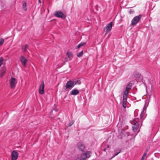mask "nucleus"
Returning a JSON list of instances; mask_svg holds the SVG:
<instances>
[{
	"label": "nucleus",
	"instance_id": "obj_29",
	"mask_svg": "<svg viewBox=\"0 0 160 160\" xmlns=\"http://www.w3.org/2000/svg\"><path fill=\"white\" fill-rule=\"evenodd\" d=\"M80 44H81V47L83 46H84L86 44V42H81L80 43Z\"/></svg>",
	"mask_w": 160,
	"mask_h": 160
},
{
	"label": "nucleus",
	"instance_id": "obj_35",
	"mask_svg": "<svg viewBox=\"0 0 160 160\" xmlns=\"http://www.w3.org/2000/svg\"><path fill=\"white\" fill-rule=\"evenodd\" d=\"M39 2L40 3H41V2H40V0H39Z\"/></svg>",
	"mask_w": 160,
	"mask_h": 160
},
{
	"label": "nucleus",
	"instance_id": "obj_8",
	"mask_svg": "<svg viewBox=\"0 0 160 160\" xmlns=\"http://www.w3.org/2000/svg\"><path fill=\"white\" fill-rule=\"evenodd\" d=\"M44 83L43 81H42L39 86L38 90L39 93L40 94H43L44 92Z\"/></svg>",
	"mask_w": 160,
	"mask_h": 160
},
{
	"label": "nucleus",
	"instance_id": "obj_12",
	"mask_svg": "<svg viewBox=\"0 0 160 160\" xmlns=\"http://www.w3.org/2000/svg\"><path fill=\"white\" fill-rule=\"evenodd\" d=\"M77 147L81 151H83L85 147L84 145L82 142H79L77 143Z\"/></svg>",
	"mask_w": 160,
	"mask_h": 160
},
{
	"label": "nucleus",
	"instance_id": "obj_11",
	"mask_svg": "<svg viewBox=\"0 0 160 160\" xmlns=\"http://www.w3.org/2000/svg\"><path fill=\"white\" fill-rule=\"evenodd\" d=\"M18 153L14 151H13L11 154V160H16L18 156Z\"/></svg>",
	"mask_w": 160,
	"mask_h": 160
},
{
	"label": "nucleus",
	"instance_id": "obj_13",
	"mask_svg": "<svg viewBox=\"0 0 160 160\" xmlns=\"http://www.w3.org/2000/svg\"><path fill=\"white\" fill-rule=\"evenodd\" d=\"M146 109L145 107H144V108H143V111L141 112V115H140V118H141L142 119H144L145 118L146 115L145 114V113L146 112Z\"/></svg>",
	"mask_w": 160,
	"mask_h": 160
},
{
	"label": "nucleus",
	"instance_id": "obj_19",
	"mask_svg": "<svg viewBox=\"0 0 160 160\" xmlns=\"http://www.w3.org/2000/svg\"><path fill=\"white\" fill-rule=\"evenodd\" d=\"M132 87V84L131 83H129L127 85L125 89L129 91V90L131 89Z\"/></svg>",
	"mask_w": 160,
	"mask_h": 160
},
{
	"label": "nucleus",
	"instance_id": "obj_32",
	"mask_svg": "<svg viewBox=\"0 0 160 160\" xmlns=\"http://www.w3.org/2000/svg\"><path fill=\"white\" fill-rule=\"evenodd\" d=\"M76 160H82L81 158H78Z\"/></svg>",
	"mask_w": 160,
	"mask_h": 160
},
{
	"label": "nucleus",
	"instance_id": "obj_28",
	"mask_svg": "<svg viewBox=\"0 0 160 160\" xmlns=\"http://www.w3.org/2000/svg\"><path fill=\"white\" fill-rule=\"evenodd\" d=\"M74 122L73 121H72L71 122H70L69 123H68V126L70 127L71 126L73 123Z\"/></svg>",
	"mask_w": 160,
	"mask_h": 160
},
{
	"label": "nucleus",
	"instance_id": "obj_6",
	"mask_svg": "<svg viewBox=\"0 0 160 160\" xmlns=\"http://www.w3.org/2000/svg\"><path fill=\"white\" fill-rule=\"evenodd\" d=\"M20 61L22 64V65L25 67L26 65V63L28 62V60L23 56H21L20 58Z\"/></svg>",
	"mask_w": 160,
	"mask_h": 160
},
{
	"label": "nucleus",
	"instance_id": "obj_23",
	"mask_svg": "<svg viewBox=\"0 0 160 160\" xmlns=\"http://www.w3.org/2000/svg\"><path fill=\"white\" fill-rule=\"evenodd\" d=\"M4 59L2 57H0V67L3 64Z\"/></svg>",
	"mask_w": 160,
	"mask_h": 160
},
{
	"label": "nucleus",
	"instance_id": "obj_31",
	"mask_svg": "<svg viewBox=\"0 0 160 160\" xmlns=\"http://www.w3.org/2000/svg\"><path fill=\"white\" fill-rule=\"evenodd\" d=\"M129 12L130 14H132L133 12V11L132 10H130Z\"/></svg>",
	"mask_w": 160,
	"mask_h": 160
},
{
	"label": "nucleus",
	"instance_id": "obj_5",
	"mask_svg": "<svg viewBox=\"0 0 160 160\" xmlns=\"http://www.w3.org/2000/svg\"><path fill=\"white\" fill-rule=\"evenodd\" d=\"M55 16L58 18H61L62 19L65 18V16L61 11H57L55 12Z\"/></svg>",
	"mask_w": 160,
	"mask_h": 160
},
{
	"label": "nucleus",
	"instance_id": "obj_18",
	"mask_svg": "<svg viewBox=\"0 0 160 160\" xmlns=\"http://www.w3.org/2000/svg\"><path fill=\"white\" fill-rule=\"evenodd\" d=\"M127 99L123 98L122 106L123 107L125 108L126 107Z\"/></svg>",
	"mask_w": 160,
	"mask_h": 160
},
{
	"label": "nucleus",
	"instance_id": "obj_7",
	"mask_svg": "<svg viewBox=\"0 0 160 160\" xmlns=\"http://www.w3.org/2000/svg\"><path fill=\"white\" fill-rule=\"evenodd\" d=\"M132 124L133 125L132 126L133 130L134 132H136L138 128V123L137 122L134 121L132 122Z\"/></svg>",
	"mask_w": 160,
	"mask_h": 160
},
{
	"label": "nucleus",
	"instance_id": "obj_17",
	"mask_svg": "<svg viewBox=\"0 0 160 160\" xmlns=\"http://www.w3.org/2000/svg\"><path fill=\"white\" fill-rule=\"evenodd\" d=\"M28 45L27 44L23 46L22 47V51L24 52H27V50L28 49Z\"/></svg>",
	"mask_w": 160,
	"mask_h": 160
},
{
	"label": "nucleus",
	"instance_id": "obj_10",
	"mask_svg": "<svg viewBox=\"0 0 160 160\" xmlns=\"http://www.w3.org/2000/svg\"><path fill=\"white\" fill-rule=\"evenodd\" d=\"M67 58H66L65 61V62H68L71 60L73 58V54L72 53L69 52H68L67 53Z\"/></svg>",
	"mask_w": 160,
	"mask_h": 160
},
{
	"label": "nucleus",
	"instance_id": "obj_21",
	"mask_svg": "<svg viewBox=\"0 0 160 160\" xmlns=\"http://www.w3.org/2000/svg\"><path fill=\"white\" fill-rule=\"evenodd\" d=\"M134 76L136 78H139L141 74L138 72H136L134 74Z\"/></svg>",
	"mask_w": 160,
	"mask_h": 160
},
{
	"label": "nucleus",
	"instance_id": "obj_3",
	"mask_svg": "<svg viewBox=\"0 0 160 160\" xmlns=\"http://www.w3.org/2000/svg\"><path fill=\"white\" fill-rule=\"evenodd\" d=\"M112 22H111L107 24L104 28V31L106 32V34H107L110 32L112 28Z\"/></svg>",
	"mask_w": 160,
	"mask_h": 160
},
{
	"label": "nucleus",
	"instance_id": "obj_9",
	"mask_svg": "<svg viewBox=\"0 0 160 160\" xmlns=\"http://www.w3.org/2000/svg\"><path fill=\"white\" fill-rule=\"evenodd\" d=\"M90 152H86L82 154L81 155V158L85 160L87 158H89L90 157Z\"/></svg>",
	"mask_w": 160,
	"mask_h": 160
},
{
	"label": "nucleus",
	"instance_id": "obj_14",
	"mask_svg": "<svg viewBox=\"0 0 160 160\" xmlns=\"http://www.w3.org/2000/svg\"><path fill=\"white\" fill-rule=\"evenodd\" d=\"M79 92L78 90L77 89H74L72 90L70 92V94L72 95H76L78 94Z\"/></svg>",
	"mask_w": 160,
	"mask_h": 160
},
{
	"label": "nucleus",
	"instance_id": "obj_33",
	"mask_svg": "<svg viewBox=\"0 0 160 160\" xmlns=\"http://www.w3.org/2000/svg\"><path fill=\"white\" fill-rule=\"evenodd\" d=\"M109 147H110V146H109V145H107V148H109Z\"/></svg>",
	"mask_w": 160,
	"mask_h": 160
},
{
	"label": "nucleus",
	"instance_id": "obj_1",
	"mask_svg": "<svg viewBox=\"0 0 160 160\" xmlns=\"http://www.w3.org/2000/svg\"><path fill=\"white\" fill-rule=\"evenodd\" d=\"M142 15L141 14L135 17L131 21V24L132 25H136L140 20Z\"/></svg>",
	"mask_w": 160,
	"mask_h": 160
},
{
	"label": "nucleus",
	"instance_id": "obj_4",
	"mask_svg": "<svg viewBox=\"0 0 160 160\" xmlns=\"http://www.w3.org/2000/svg\"><path fill=\"white\" fill-rule=\"evenodd\" d=\"M74 86V82L71 80L68 81L66 85V89H71Z\"/></svg>",
	"mask_w": 160,
	"mask_h": 160
},
{
	"label": "nucleus",
	"instance_id": "obj_30",
	"mask_svg": "<svg viewBox=\"0 0 160 160\" xmlns=\"http://www.w3.org/2000/svg\"><path fill=\"white\" fill-rule=\"evenodd\" d=\"M81 44H79L77 46V48H81Z\"/></svg>",
	"mask_w": 160,
	"mask_h": 160
},
{
	"label": "nucleus",
	"instance_id": "obj_2",
	"mask_svg": "<svg viewBox=\"0 0 160 160\" xmlns=\"http://www.w3.org/2000/svg\"><path fill=\"white\" fill-rule=\"evenodd\" d=\"M17 83V82L16 79L13 77H12L10 80V84L11 88L12 89H14L16 86Z\"/></svg>",
	"mask_w": 160,
	"mask_h": 160
},
{
	"label": "nucleus",
	"instance_id": "obj_34",
	"mask_svg": "<svg viewBox=\"0 0 160 160\" xmlns=\"http://www.w3.org/2000/svg\"><path fill=\"white\" fill-rule=\"evenodd\" d=\"M106 148H104V149H103V151H106Z\"/></svg>",
	"mask_w": 160,
	"mask_h": 160
},
{
	"label": "nucleus",
	"instance_id": "obj_25",
	"mask_svg": "<svg viewBox=\"0 0 160 160\" xmlns=\"http://www.w3.org/2000/svg\"><path fill=\"white\" fill-rule=\"evenodd\" d=\"M118 152L117 153H115L114 154V155L113 156V157H112L110 159V160H111L112 158H113L115 156L117 155L119 153H120L121 151L120 150H118Z\"/></svg>",
	"mask_w": 160,
	"mask_h": 160
},
{
	"label": "nucleus",
	"instance_id": "obj_22",
	"mask_svg": "<svg viewBox=\"0 0 160 160\" xmlns=\"http://www.w3.org/2000/svg\"><path fill=\"white\" fill-rule=\"evenodd\" d=\"M81 83L80 80H77L74 82V86L75 85H80L81 84Z\"/></svg>",
	"mask_w": 160,
	"mask_h": 160
},
{
	"label": "nucleus",
	"instance_id": "obj_27",
	"mask_svg": "<svg viewBox=\"0 0 160 160\" xmlns=\"http://www.w3.org/2000/svg\"><path fill=\"white\" fill-rule=\"evenodd\" d=\"M147 154V152L144 153L141 159V160H143L144 159V157H146V156Z\"/></svg>",
	"mask_w": 160,
	"mask_h": 160
},
{
	"label": "nucleus",
	"instance_id": "obj_15",
	"mask_svg": "<svg viewBox=\"0 0 160 160\" xmlns=\"http://www.w3.org/2000/svg\"><path fill=\"white\" fill-rule=\"evenodd\" d=\"M6 72V68H5L4 67H3L2 68L1 72H0V75L1 76V77H3L5 73Z\"/></svg>",
	"mask_w": 160,
	"mask_h": 160
},
{
	"label": "nucleus",
	"instance_id": "obj_20",
	"mask_svg": "<svg viewBox=\"0 0 160 160\" xmlns=\"http://www.w3.org/2000/svg\"><path fill=\"white\" fill-rule=\"evenodd\" d=\"M22 9H23L25 11H26L27 10V6L26 5V2H24L23 5L22 6Z\"/></svg>",
	"mask_w": 160,
	"mask_h": 160
},
{
	"label": "nucleus",
	"instance_id": "obj_26",
	"mask_svg": "<svg viewBox=\"0 0 160 160\" xmlns=\"http://www.w3.org/2000/svg\"><path fill=\"white\" fill-rule=\"evenodd\" d=\"M4 41V40L3 39H0V46H2L3 44Z\"/></svg>",
	"mask_w": 160,
	"mask_h": 160
},
{
	"label": "nucleus",
	"instance_id": "obj_16",
	"mask_svg": "<svg viewBox=\"0 0 160 160\" xmlns=\"http://www.w3.org/2000/svg\"><path fill=\"white\" fill-rule=\"evenodd\" d=\"M129 93V91L125 89L124 92V94L123 96V98L127 99V96Z\"/></svg>",
	"mask_w": 160,
	"mask_h": 160
},
{
	"label": "nucleus",
	"instance_id": "obj_24",
	"mask_svg": "<svg viewBox=\"0 0 160 160\" xmlns=\"http://www.w3.org/2000/svg\"><path fill=\"white\" fill-rule=\"evenodd\" d=\"M83 54V52L82 51L80 52H79L77 54V56L78 57H80L82 56V55Z\"/></svg>",
	"mask_w": 160,
	"mask_h": 160
}]
</instances>
